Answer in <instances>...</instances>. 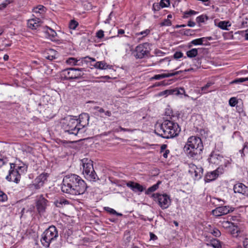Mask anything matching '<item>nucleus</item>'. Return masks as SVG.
<instances>
[{
	"label": "nucleus",
	"mask_w": 248,
	"mask_h": 248,
	"mask_svg": "<svg viewBox=\"0 0 248 248\" xmlns=\"http://www.w3.org/2000/svg\"><path fill=\"white\" fill-rule=\"evenodd\" d=\"M87 186L85 181L76 174L65 175L62 180V191L67 194L77 196L85 193Z\"/></svg>",
	"instance_id": "nucleus-1"
},
{
	"label": "nucleus",
	"mask_w": 248,
	"mask_h": 248,
	"mask_svg": "<svg viewBox=\"0 0 248 248\" xmlns=\"http://www.w3.org/2000/svg\"><path fill=\"white\" fill-rule=\"evenodd\" d=\"M180 131L181 128L177 123L166 119L159 125L155 133L163 138L169 139L177 136Z\"/></svg>",
	"instance_id": "nucleus-2"
},
{
	"label": "nucleus",
	"mask_w": 248,
	"mask_h": 248,
	"mask_svg": "<svg viewBox=\"0 0 248 248\" xmlns=\"http://www.w3.org/2000/svg\"><path fill=\"white\" fill-rule=\"evenodd\" d=\"M203 146L201 139L196 136L190 137L186 143L184 149L188 156L197 158L202 153Z\"/></svg>",
	"instance_id": "nucleus-3"
},
{
	"label": "nucleus",
	"mask_w": 248,
	"mask_h": 248,
	"mask_svg": "<svg viewBox=\"0 0 248 248\" xmlns=\"http://www.w3.org/2000/svg\"><path fill=\"white\" fill-rule=\"evenodd\" d=\"M62 129L69 135L77 136L80 133V128L78 126L77 117L68 115L62 119L60 122Z\"/></svg>",
	"instance_id": "nucleus-4"
},
{
	"label": "nucleus",
	"mask_w": 248,
	"mask_h": 248,
	"mask_svg": "<svg viewBox=\"0 0 248 248\" xmlns=\"http://www.w3.org/2000/svg\"><path fill=\"white\" fill-rule=\"evenodd\" d=\"M58 237V232L54 226H50L42 233L41 242L46 248L49 247L50 243Z\"/></svg>",
	"instance_id": "nucleus-5"
},
{
	"label": "nucleus",
	"mask_w": 248,
	"mask_h": 248,
	"mask_svg": "<svg viewBox=\"0 0 248 248\" xmlns=\"http://www.w3.org/2000/svg\"><path fill=\"white\" fill-rule=\"evenodd\" d=\"M83 170V173L85 178L90 181H96L97 176L93 169V162L91 160H88L87 159L82 160Z\"/></svg>",
	"instance_id": "nucleus-6"
},
{
	"label": "nucleus",
	"mask_w": 248,
	"mask_h": 248,
	"mask_svg": "<svg viewBox=\"0 0 248 248\" xmlns=\"http://www.w3.org/2000/svg\"><path fill=\"white\" fill-rule=\"evenodd\" d=\"M84 70L82 68H69L63 70L62 73L67 80L77 79L83 77Z\"/></svg>",
	"instance_id": "nucleus-7"
},
{
	"label": "nucleus",
	"mask_w": 248,
	"mask_h": 248,
	"mask_svg": "<svg viewBox=\"0 0 248 248\" xmlns=\"http://www.w3.org/2000/svg\"><path fill=\"white\" fill-rule=\"evenodd\" d=\"M152 197L154 201L157 202L158 205L162 209L168 208L170 204V197L167 194H161L157 193L153 194Z\"/></svg>",
	"instance_id": "nucleus-8"
},
{
	"label": "nucleus",
	"mask_w": 248,
	"mask_h": 248,
	"mask_svg": "<svg viewBox=\"0 0 248 248\" xmlns=\"http://www.w3.org/2000/svg\"><path fill=\"white\" fill-rule=\"evenodd\" d=\"M150 44L145 43L138 45L135 48V57L137 59H142L150 53Z\"/></svg>",
	"instance_id": "nucleus-9"
},
{
	"label": "nucleus",
	"mask_w": 248,
	"mask_h": 248,
	"mask_svg": "<svg viewBox=\"0 0 248 248\" xmlns=\"http://www.w3.org/2000/svg\"><path fill=\"white\" fill-rule=\"evenodd\" d=\"M13 167H15V164L10 163V170L9 172V174L6 177L7 180L10 182H14L16 184L19 182L20 180V174H19L18 170L21 169V167H18L17 169L15 170L13 169Z\"/></svg>",
	"instance_id": "nucleus-10"
},
{
	"label": "nucleus",
	"mask_w": 248,
	"mask_h": 248,
	"mask_svg": "<svg viewBox=\"0 0 248 248\" xmlns=\"http://www.w3.org/2000/svg\"><path fill=\"white\" fill-rule=\"evenodd\" d=\"M47 173H41L34 180V183L30 184L29 187L32 189H39L42 187L47 181Z\"/></svg>",
	"instance_id": "nucleus-11"
},
{
	"label": "nucleus",
	"mask_w": 248,
	"mask_h": 248,
	"mask_svg": "<svg viewBox=\"0 0 248 248\" xmlns=\"http://www.w3.org/2000/svg\"><path fill=\"white\" fill-rule=\"evenodd\" d=\"M89 119V115L86 113H81L79 115L78 119L77 118L78 126L81 129L80 133H83L85 131L84 128L88 125Z\"/></svg>",
	"instance_id": "nucleus-12"
},
{
	"label": "nucleus",
	"mask_w": 248,
	"mask_h": 248,
	"mask_svg": "<svg viewBox=\"0 0 248 248\" xmlns=\"http://www.w3.org/2000/svg\"><path fill=\"white\" fill-rule=\"evenodd\" d=\"M234 208L230 206L220 205L213 210L212 214L216 217H219L233 212Z\"/></svg>",
	"instance_id": "nucleus-13"
},
{
	"label": "nucleus",
	"mask_w": 248,
	"mask_h": 248,
	"mask_svg": "<svg viewBox=\"0 0 248 248\" xmlns=\"http://www.w3.org/2000/svg\"><path fill=\"white\" fill-rule=\"evenodd\" d=\"M155 54L156 55V56L155 57L152 56V57L154 58V60L152 61L153 63L151 64V66H155L156 65H160L162 62H166L167 65H169L170 64V60L169 57H166L164 59H158L157 57L162 56L164 55L165 53L160 50L156 49L155 51Z\"/></svg>",
	"instance_id": "nucleus-14"
},
{
	"label": "nucleus",
	"mask_w": 248,
	"mask_h": 248,
	"mask_svg": "<svg viewBox=\"0 0 248 248\" xmlns=\"http://www.w3.org/2000/svg\"><path fill=\"white\" fill-rule=\"evenodd\" d=\"M224 159L223 156L217 152L213 151L208 159L209 162L216 165H219Z\"/></svg>",
	"instance_id": "nucleus-15"
},
{
	"label": "nucleus",
	"mask_w": 248,
	"mask_h": 248,
	"mask_svg": "<svg viewBox=\"0 0 248 248\" xmlns=\"http://www.w3.org/2000/svg\"><path fill=\"white\" fill-rule=\"evenodd\" d=\"M47 200H46L43 196L40 195L37 199L36 201V207L37 211L39 213H43L45 211Z\"/></svg>",
	"instance_id": "nucleus-16"
},
{
	"label": "nucleus",
	"mask_w": 248,
	"mask_h": 248,
	"mask_svg": "<svg viewBox=\"0 0 248 248\" xmlns=\"http://www.w3.org/2000/svg\"><path fill=\"white\" fill-rule=\"evenodd\" d=\"M233 191L235 193L241 194L248 197V186L243 183H238L233 186Z\"/></svg>",
	"instance_id": "nucleus-17"
},
{
	"label": "nucleus",
	"mask_w": 248,
	"mask_h": 248,
	"mask_svg": "<svg viewBox=\"0 0 248 248\" xmlns=\"http://www.w3.org/2000/svg\"><path fill=\"white\" fill-rule=\"evenodd\" d=\"M126 185L135 193L138 192H142L145 189V188L140 185L139 183H136L131 181L127 182L126 183Z\"/></svg>",
	"instance_id": "nucleus-18"
},
{
	"label": "nucleus",
	"mask_w": 248,
	"mask_h": 248,
	"mask_svg": "<svg viewBox=\"0 0 248 248\" xmlns=\"http://www.w3.org/2000/svg\"><path fill=\"white\" fill-rule=\"evenodd\" d=\"M219 175L217 170L209 172L206 174L204 180L205 182H210L215 180Z\"/></svg>",
	"instance_id": "nucleus-19"
},
{
	"label": "nucleus",
	"mask_w": 248,
	"mask_h": 248,
	"mask_svg": "<svg viewBox=\"0 0 248 248\" xmlns=\"http://www.w3.org/2000/svg\"><path fill=\"white\" fill-rule=\"evenodd\" d=\"M28 27L31 30H35L41 25L39 18H32L28 20Z\"/></svg>",
	"instance_id": "nucleus-20"
},
{
	"label": "nucleus",
	"mask_w": 248,
	"mask_h": 248,
	"mask_svg": "<svg viewBox=\"0 0 248 248\" xmlns=\"http://www.w3.org/2000/svg\"><path fill=\"white\" fill-rule=\"evenodd\" d=\"M191 169L194 170L195 179L199 180L201 178L203 174V170L201 167H197L194 165H192Z\"/></svg>",
	"instance_id": "nucleus-21"
},
{
	"label": "nucleus",
	"mask_w": 248,
	"mask_h": 248,
	"mask_svg": "<svg viewBox=\"0 0 248 248\" xmlns=\"http://www.w3.org/2000/svg\"><path fill=\"white\" fill-rule=\"evenodd\" d=\"M183 93L180 92L178 90H166L158 93V95L159 96H167L169 94H182Z\"/></svg>",
	"instance_id": "nucleus-22"
},
{
	"label": "nucleus",
	"mask_w": 248,
	"mask_h": 248,
	"mask_svg": "<svg viewBox=\"0 0 248 248\" xmlns=\"http://www.w3.org/2000/svg\"><path fill=\"white\" fill-rule=\"evenodd\" d=\"M208 246L212 247L214 248H222V242L217 239L213 238L208 243Z\"/></svg>",
	"instance_id": "nucleus-23"
},
{
	"label": "nucleus",
	"mask_w": 248,
	"mask_h": 248,
	"mask_svg": "<svg viewBox=\"0 0 248 248\" xmlns=\"http://www.w3.org/2000/svg\"><path fill=\"white\" fill-rule=\"evenodd\" d=\"M46 11V8L42 5H39L36 7H34L32 12L34 13L39 14L41 16H43Z\"/></svg>",
	"instance_id": "nucleus-24"
},
{
	"label": "nucleus",
	"mask_w": 248,
	"mask_h": 248,
	"mask_svg": "<svg viewBox=\"0 0 248 248\" xmlns=\"http://www.w3.org/2000/svg\"><path fill=\"white\" fill-rule=\"evenodd\" d=\"M57 52L56 51L52 49L48 50L47 55L45 56L46 59L52 61L57 58Z\"/></svg>",
	"instance_id": "nucleus-25"
},
{
	"label": "nucleus",
	"mask_w": 248,
	"mask_h": 248,
	"mask_svg": "<svg viewBox=\"0 0 248 248\" xmlns=\"http://www.w3.org/2000/svg\"><path fill=\"white\" fill-rule=\"evenodd\" d=\"M95 68L99 69H106L108 68L109 65L104 61L97 62L92 65Z\"/></svg>",
	"instance_id": "nucleus-26"
},
{
	"label": "nucleus",
	"mask_w": 248,
	"mask_h": 248,
	"mask_svg": "<svg viewBox=\"0 0 248 248\" xmlns=\"http://www.w3.org/2000/svg\"><path fill=\"white\" fill-rule=\"evenodd\" d=\"M46 32L48 35L50 39L52 41H56L55 37H56L57 34L54 30L47 27Z\"/></svg>",
	"instance_id": "nucleus-27"
},
{
	"label": "nucleus",
	"mask_w": 248,
	"mask_h": 248,
	"mask_svg": "<svg viewBox=\"0 0 248 248\" xmlns=\"http://www.w3.org/2000/svg\"><path fill=\"white\" fill-rule=\"evenodd\" d=\"M231 26V24L229 21H221L219 22L218 23L217 26L224 30H228V27H230Z\"/></svg>",
	"instance_id": "nucleus-28"
},
{
	"label": "nucleus",
	"mask_w": 248,
	"mask_h": 248,
	"mask_svg": "<svg viewBox=\"0 0 248 248\" xmlns=\"http://www.w3.org/2000/svg\"><path fill=\"white\" fill-rule=\"evenodd\" d=\"M205 40V38H200L196 39H194L192 40L190 43L194 45H204L207 46L208 45V43H203L204 41Z\"/></svg>",
	"instance_id": "nucleus-29"
},
{
	"label": "nucleus",
	"mask_w": 248,
	"mask_h": 248,
	"mask_svg": "<svg viewBox=\"0 0 248 248\" xmlns=\"http://www.w3.org/2000/svg\"><path fill=\"white\" fill-rule=\"evenodd\" d=\"M161 181H158L156 184L152 186L149 187L147 190L145 191V194L147 195L149 194L150 193L155 191L156 190H157L158 187L159 185L161 184Z\"/></svg>",
	"instance_id": "nucleus-30"
},
{
	"label": "nucleus",
	"mask_w": 248,
	"mask_h": 248,
	"mask_svg": "<svg viewBox=\"0 0 248 248\" xmlns=\"http://www.w3.org/2000/svg\"><path fill=\"white\" fill-rule=\"evenodd\" d=\"M221 225L226 229H231L232 227H234L235 225L233 223L229 221L223 220L219 222Z\"/></svg>",
	"instance_id": "nucleus-31"
},
{
	"label": "nucleus",
	"mask_w": 248,
	"mask_h": 248,
	"mask_svg": "<svg viewBox=\"0 0 248 248\" xmlns=\"http://www.w3.org/2000/svg\"><path fill=\"white\" fill-rule=\"evenodd\" d=\"M213 84V83L212 82H208L205 86L202 87L201 88V93H207L210 92L212 90H209V87Z\"/></svg>",
	"instance_id": "nucleus-32"
},
{
	"label": "nucleus",
	"mask_w": 248,
	"mask_h": 248,
	"mask_svg": "<svg viewBox=\"0 0 248 248\" xmlns=\"http://www.w3.org/2000/svg\"><path fill=\"white\" fill-rule=\"evenodd\" d=\"M198 49L196 48H192L186 52V55L188 58H194L198 55Z\"/></svg>",
	"instance_id": "nucleus-33"
},
{
	"label": "nucleus",
	"mask_w": 248,
	"mask_h": 248,
	"mask_svg": "<svg viewBox=\"0 0 248 248\" xmlns=\"http://www.w3.org/2000/svg\"><path fill=\"white\" fill-rule=\"evenodd\" d=\"M78 62V59L73 57L69 58L66 61V63L71 66H76V64Z\"/></svg>",
	"instance_id": "nucleus-34"
},
{
	"label": "nucleus",
	"mask_w": 248,
	"mask_h": 248,
	"mask_svg": "<svg viewBox=\"0 0 248 248\" xmlns=\"http://www.w3.org/2000/svg\"><path fill=\"white\" fill-rule=\"evenodd\" d=\"M8 200L7 195L2 190H0V202H4Z\"/></svg>",
	"instance_id": "nucleus-35"
},
{
	"label": "nucleus",
	"mask_w": 248,
	"mask_h": 248,
	"mask_svg": "<svg viewBox=\"0 0 248 248\" xmlns=\"http://www.w3.org/2000/svg\"><path fill=\"white\" fill-rule=\"evenodd\" d=\"M78 25V23L75 20H71L69 24V27L70 29L75 30Z\"/></svg>",
	"instance_id": "nucleus-36"
},
{
	"label": "nucleus",
	"mask_w": 248,
	"mask_h": 248,
	"mask_svg": "<svg viewBox=\"0 0 248 248\" xmlns=\"http://www.w3.org/2000/svg\"><path fill=\"white\" fill-rule=\"evenodd\" d=\"M248 81V77L247 78H239L235 79L233 80L231 82L232 84H234V83H240L245 81Z\"/></svg>",
	"instance_id": "nucleus-37"
},
{
	"label": "nucleus",
	"mask_w": 248,
	"mask_h": 248,
	"mask_svg": "<svg viewBox=\"0 0 248 248\" xmlns=\"http://www.w3.org/2000/svg\"><path fill=\"white\" fill-rule=\"evenodd\" d=\"M205 19H208V17L207 16L202 15L196 18V21L199 23H203L204 22Z\"/></svg>",
	"instance_id": "nucleus-38"
},
{
	"label": "nucleus",
	"mask_w": 248,
	"mask_h": 248,
	"mask_svg": "<svg viewBox=\"0 0 248 248\" xmlns=\"http://www.w3.org/2000/svg\"><path fill=\"white\" fill-rule=\"evenodd\" d=\"M171 25V21L169 19H165L163 20V22L160 23V26L161 27L163 26H170Z\"/></svg>",
	"instance_id": "nucleus-39"
},
{
	"label": "nucleus",
	"mask_w": 248,
	"mask_h": 248,
	"mask_svg": "<svg viewBox=\"0 0 248 248\" xmlns=\"http://www.w3.org/2000/svg\"><path fill=\"white\" fill-rule=\"evenodd\" d=\"M213 201L214 204L216 203V201H218L219 202V203L217 205L218 206L223 205L226 203V201L217 198H214Z\"/></svg>",
	"instance_id": "nucleus-40"
},
{
	"label": "nucleus",
	"mask_w": 248,
	"mask_h": 248,
	"mask_svg": "<svg viewBox=\"0 0 248 248\" xmlns=\"http://www.w3.org/2000/svg\"><path fill=\"white\" fill-rule=\"evenodd\" d=\"M181 72V71H176L175 72H172V73H170L163 74V78H169V77H172V76H174L175 75H177Z\"/></svg>",
	"instance_id": "nucleus-41"
},
{
	"label": "nucleus",
	"mask_w": 248,
	"mask_h": 248,
	"mask_svg": "<svg viewBox=\"0 0 248 248\" xmlns=\"http://www.w3.org/2000/svg\"><path fill=\"white\" fill-rule=\"evenodd\" d=\"M160 3L161 8L167 7L170 5V0H161Z\"/></svg>",
	"instance_id": "nucleus-42"
},
{
	"label": "nucleus",
	"mask_w": 248,
	"mask_h": 248,
	"mask_svg": "<svg viewBox=\"0 0 248 248\" xmlns=\"http://www.w3.org/2000/svg\"><path fill=\"white\" fill-rule=\"evenodd\" d=\"M8 160L6 157H0V168L8 163Z\"/></svg>",
	"instance_id": "nucleus-43"
},
{
	"label": "nucleus",
	"mask_w": 248,
	"mask_h": 248,
	"mask_svg": "<svg viewBox=\"0 0 248 248\" xmlns=\"http://www.w3.org/2000/svg\"><path fill=\"white\" fill-rule=\"evenodd\" d=\"M229 105L232 107H234L237 103V101L235 97H232L229 101Z\"/></svg>",
	"instance_id": "nucleus-44"
},
{
	"label": "nucleus",
	"mask_w": 248,
	"mask_h": 248,
	"mask_svg": "<svg viewBox=\"0 0 248 248\" xmlns=\"http://www.w3.org/2000/svg\"><path fill=\"white\" fill-rule=\"evenodd\" d=\"M211 233L216 237H219L221 235L220 232L217 229H214L211 232Z\"/></svg>",
	"instance_id": "nucleus-45"
},
{
	"label": "nucleus",
	"mask_w": 248,
	"mask_h": 248,
	"mask_svg": "<svg viewBox=\"0 0 248 248\" xmlns=\"http://www.w3.org/2000/svg\"><path fill=\"white\" fill-rule=\"evenodd\" d=\"M69 202L68 201L66 200H64V199H62V200H61L60 201V202H56V206L57 207H61V205H62L63 204H68Z\"/></svg>",
	"instance_id": "nucleus-46"
},
{
	"label": "nucleus",
	"mask_w": 248,
	"mask_h": 248,
	"mask_svg": "<svg viewBox=\"0 0 248 248\" xmlns=\"http://www.w3.org/2000/svg\"><path fill=\"white\" fill-rule=\"evenodd\" d=\"M150 32V31L149 29H146L143 31H142L140 32L137 33V35H143V36H146L148 34H149Z\"/></svg>",
	"instance_id": "nucleus-47"
},
{
	"label": "nucleus",
	"mask_w": 248,
	"mask_h": 248,
	"mask_svg": "<svg viewBox=\"0 0 248 248\" xmlns=\"http://www.w3.org/2000/svg\"><path fill=\"white\" fill-rule=\"evenodd\" d=\"M183 56V54L180 51L176 52L173 55V58L175 59H178Z\"/></svg>",
	"instance_id": "nucleus-48"
},
{
	"label": "nucleus",
	"mask_w": 248,
	"mask_h": 248,
	"mask_svg": "<svg viewBox=\"0 0 248 248\" xmlns=\"http://www.w3.org/2000/svg\"><path fill=\"white\" fill-rule=\"evenodd\" d=\"M104 209L106 211L109 213L110 214H113V215H114L115 214H117V212L114 210L112 208H111L110 207H105L104 208Z\"/></svg>",
	"instance_id": "nucleus-49"
},
{
	"label": "nucleus",
	"mask_w": 248,
	"mask_h": 248,
	"mask_svg": "<svg viewBox=\"0 0 248 248\" xmlns=\"http://www.w3.org/2000/svg\"><path fill=\"white\" fill-rule=\"evenodd\" d=\"M161 7V4L160 2L158 3H155L153 5V9L154 11H159Z\"/></svg>",
	"instance_id": "nucleus-50"
},
{
	"label": "nucleus",
	"mask_w": 248,
	"mask_h": 248,
	"mask_svg": "<svg viewBox=\"0 0 248 248\" xmlns=\"http://www.w3.org/2000/svg\"><path fill=\"white\" fill-rule=\"evenodd\" d=\"M104 35V31L101 30L98 31L96 33V36L99 39L102 38Z\"/></svg>",
	"instance_id": "nucleus-51"
},
{
	"label": "nucleus",
	"mask_w": 248,
	"mask_h": 248,
	"mask_svg": "<svg viewBox=\"0 0 248 248\" xmlns=\"http://www.w3.org/2000/svg\"><path fill=\"white\" fill-rule=\"evenodd\" d=\"M162 78H164L163 74L155 75L152 78V79L155 80H159Z\"/></svg>",
	"instance_id": "nucleus-52"
},
{
	"label": "nucleus",
	"mask_w": 248,
	"mask_h": 248,
	"mask_svg": "<svg viewBox=\"0 0 248 248\" xmlns=\"http://www.w3.org/2000/svg\"><path fill=\"white\" fill-rule=\"evenodd\" d=\"M94 109L97 110V111L100 114L105 112V109L102 108H100L99 107H95Z\"/></svg>",
	"instance_id": "nucleus-53"
},
{
	"label": "nucleus",
	"mask_w": 248,
	"mask_h": 248,
	"mask_svg": "<svg viewBox=\"0 0 248 248\" xmlns=\"http://www.w3.org/2000/svg\"><path fill=\"white\" fill-rule=\"evenodd\" d=\"M231 229H232L231 230V232H232V234H234L235 233V232L238 233V230L237 227L235 225L234 227H232V228Z\"/></svg>",
	"instance_id": "nucleus-54"
},
{
	"label": "nucleus",
	"mask_w": 248,
	"mask_h": 248,
	"mask_svg": "<svg viewBox=\"0 0 248 248\" xmlns=\"http://www.w3.org/2000/svg\"><path fill=\"white\" fill-rule=\"evenodd\" d=\"M197 13H198V12H197L194 10H190V11H189L187 12H186L185 14L188 15H196Z\"/></svg>",
	"instance_id": "nucleus-55"
},
{
	"label": "nucleus",
	"mask_w": 248,
	"mask_h": 248,
	"mask_svg": "<svg viewBox=\"0 0 248 248\" xmlns=\"http://www.w3.org/2000/svg\"><path fill=\"white\" fill-rule=\"evenodd\" d=\"M243 244L245 248H248V238H245L243 240Z\"/></svg>",
	"instance_id": "nucleus-56"
},
{
	"label": "nucleus",
	"mask_w": 248,
	"mask_h": 248,
	"mask_svg": "<svg viewBox=\"0 0 248 248\" xmlns=\"http://www.w3.org/2000/svg\"><path fill=\"white\" fill-rule=\"evenodd\" d=\"M150 239L151 240H156L157 238V236L152 232H150Z\"/></svg>",
	"instance_id": "nucleus-57"
},
{
	"label": "nucleus",
	"mask_w": 248,
	"mask_h": 248,
	"mask_svg": "<svg viewBox=\"0 0 248 248\" xmlns=\"http://www.w3.org/2000/svg\"><path fill=\"white\" fill-rule=\"evenodd\" d=\"M82 59L83 61V63H87L90 62V60H89V56L83 57V58H82Z\"/></svg>",
	"instance_id": "nucleus-58"
},
{
	"label": "nucleus",
	"mask_w": 248,
	"mask_h": 248,
	"mask_svg": "<svg viewBox=\"0 0 248 248\" xmlns=\"http://www.w3.org/2000/svg\"><path fill=\"white\" fill-rule=\"evenodd\" d=\"M78 62L76 64V65L77 66H82L83 64V61L82 59V58L79 59V60H78Z\"/></svg>",
	"instance_id": "nucleus-59"
},
{
	"label": "nucleus",
	"mask_w": 248,
	"mask_h": 248,
	"mask_svg": "<svg viewBox=\"0 0 248 248\" xmlns=\"http://www.w3.org/2000/svg\"><path fill=\"white\" fill-rule=\"evenodd\" d=\"M119 129H120L121 131H126V132H132L133 131V130H132V129L123 128L121 126H120L119 127Z\"/></svg>",
	"instance_id": "nucleus-60"
},
{
	"label": "nucleus",
	"mask_w": 248,
	"mask_h": 248,
	"mask_svg": "<svg viewBox=\"0 0 248 248\" xmlns=\"http://www.w3.org/2000/svg\"><path fill=\"white\" fill-rule=\"evenodd\" d=\"M167 145L166 144H162L160 148V152H163L166 150Z\"/></svg>",
	"instance_id": "nucleus-61"
},
{
	"label": "nucleus",
	"mask_w": 248,
	"mask_h": 248,
	"mask_svg": "<svg viewBox=\"0 0 248 248\" xmlns=\"http://www.w3.org/2000/svg\"><path fill=\"white\" fill-rule=\"evenodd\" d=\"M195 25V23L192 21H189L187 23V26L189 27H193Z\"/></svg>",
	"instance_id": "nucleus-62"
},
{
	"label": "nucleus",
	"mask_w": 248,
	"mask_h": 248,
	"mask_svg": "<svg viewBox=\"0 0 248 248\" xmlns=\"http://www.w3.org/2000/svg\"><path fill=\"white\" fill-rule=\"evenodd\" d=\"M169 150H166L165 152L163 154V156L164 158H166L168 157V155L169 154Z\"/></svg>",
	"instance_id": "nucleus-63"
},
{
	"label": "nucleus",
	"mask_w": 248,
	"mask_h": 248,
	"mask_svg": "<svg viewBox=\"0 0 248 248\" xmlns=\"http://www.w3.org/2000/svg\"><path fill=\"white\" fill-rule=\"evenodd\" d=\"M104 114L106 116H109V117L111 115V111H110L109 110H107V111L105 110Z\"/></svg>",
	"instance_id": "nucleus-64"
}]
</instances>
